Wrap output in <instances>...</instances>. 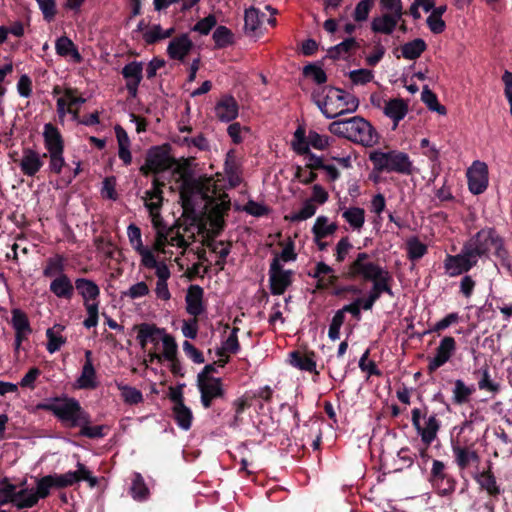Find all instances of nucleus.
I'll use <instances>...</instances> for the list:
<instances>
[{"label":"nucleus","instance_id":"nucleus-1","mask_svg":"<svg viewBox=\"0 0 512 512\" xmlns=\"http://www.w3.org/2000/svg\"><path fill=\"white\" fill-rule=\"evenodd\" d=\"M85 480L90 487L97 484V478L91 475L88 468L78 462L76 471H68L63 474H49L40 478H35L34 488H22L16 491L12 484H5L0 487V505L12 502L17 508H32L40 499H45L50 495L52 489H62Z\"/></svg>","mask_w":512,"mask_h":512},{"label":"nucleus","instance_id":"nucleus-2","mask_svg":"<svg viewBox=\"0 0 512 512\" xmlns=\"http://www.w3.org/2000/svg\"><path fill=\"white\" fill-rule=\"evenodd\" d=\"M127 237L130 246L140 257V266L155 272L157 281L154 292L156 296L163 301L170 300L171 293L168 288V279L171 272L167 261H170L172 257L167 255L161 238L158 239L154 248H148L143 242L140 228L133 223L127 227Z\"/></svg>","mask_w":512,"mask_h":512},{"label":"nucleus","instance_id":"nucleus-3","mask_svg":"<svg viewBox=\"0 0 512 512\" xmlns=\"http://www.w3.org/2000/svg\"><path fill=\"white\" fill-rule=\"evenodd\" d=\"M137 339L146 352L144 361L147 366L154 363L161 364L164 361L174 365L178 346L174 337L165 329L144 324L139 329Z\"/></svg>","mask_w":512,"mask_h":512},{"label":"nucleus","instance_id":"nucleus-4","mask_svg":"<svg viewBox=\"0 0 512 512\" xmlns=\"http://www.w3.org/2000/svg\"><path fill=\"white\" fill-rule=\"evenodd\" d=\"M312 97L328 119L354 112L359 106V100L354 95L334 87H319L313 92Z\"/></svg>","mask_w":512,"mask_h":512},{"label":"nucleus","instance_id":"nucleus-5","mask_svg":"<svg viewBox=\"0 0 512 512\" xmlns=\"http://www.w3.org/2000/svg\"><path fill=\"white\" fill-rule=\"evenodd\" d=\"M329 131L363 146L372 147L378 142V134L364 118L354 116L350 119L334 121L329 124Z\"/></svg>","mask_w":512,"mask_h":512},{"label":"nucleus","instance_id":"nucleus-6","mask_svg":"<svg viewBox=\"0 0 512 512\" xmlns=\"http://www.w3.org/2000/svg\"><path fill=\"white\" fill-rule=\"evenodd\" d=\"M347 278L371 281L372 285H390L391 273L367 252L358 253L347 266Z\"/></svg>","mask_w":512,"mask_h":512},{"label":"nucleus","instance_id":"nucleus-7","mask_svg":"<svg viewBox=\"0 0 512 512\" xmlns=\"http://www.w3.org/2000/svg\"><path fill=\"white\" fill-rule=\"evenodd\" d=\"M149 214L152 225L156 230V235L153 244L148 246V248H154L158 239L161 238L163 247L167 251V255L169 257L175 256L174 261L178 263L179 255L184 254L190 243L184 239L178 229L170 228L165 230L159 210L149 211Z\"/></svg>","mask_w":512,"mask_h":512},{"label":"nucleus","instance_id":"nucleus-8","mask_svg":"<svg viewBox=\"0 0 512 512\" xmlns=\"http://www.w3.org/2000/svg\"><path fill=\"white\" fill-rule=\"evenodd\" d=\"M374 170L378 172H395L403 175H411L414 171L413 162L409 155L398 150L383 152L374 150L369 154Z\"/></svg>","mask_w":512,"mask_h":512},{"label":"nucleus","instance_id":"nucleus-9","mask_svg":"<svg viewBox=\"0 0 512 512\" xmlns=\"http://www.w3.org/2000/svg\"><path fill=\"white\" fill-rule=\"evenodd\" d=\"M41 407L52 412L67 427H77L87 421V413L74 398H54Z\"/></svg>","mask_w":512,"mask_h":512},{"label":"nucleus","instance_id":"nucleus-10","mask_svg":"<svg viewBox=\"0 0 512 512\" xmlns=\"http://www.w3.org/2000/svg\"><path fill=\"white\" fill-rule=\"evenodd\" d=\"M411 420L421 441L429 446L437 438L440 429V421L436 415H427L426 409L414 408L411 411Z\"/></svg>","mask_w":512,"mask_h":512},{"label":"nucleus","instance_id":"nucleus-11","mask_svg":"<svg viewBox=\"0 0 512 512\" xmlns=\"http://www.w3.org/2000/svg\"><path fill=\"white\" fill-rule=\"evenodd\" d=\"M175 163L168 146H155L147 151L145 163L140 167L141 173H159L171 168Z\"/></svg>","mask_w":512,"mask_h":512},{"label":"nucleus","instance_id":"nucleus-12","mask_svg":"<svg viewBox=\"0 0 512 512\" xmlns=\"http://www.w3.org/2000/svg\"><path fill=\"white\" fill-rule=\"evenodd\" d=\"M465 246L471 250L478 260L480 256L485 255L491 250L499 253L502 249V240L493 229L488 228L479 231Z\"/></svg>","mask_w":512,"mask_h":512},{"label":"nucleus","instance_id":"nucleus-13","mask_svg":"<svg viewBox=\"0 0 512 512\" xmlns=\"http://www.w3.org/2000/svg\"><path fill=\"white\" fill-rule=\"evenodd\" d=\"M213 370V365H206L204 371L198 375L201 403L205 408H209L213 400L221 398L224 394L221 380L208 375Z\"/></svg>","mask_w":512,"mask_h":512},{"label":"nucleus","instance_id":"nucleus-14","mask_svg":"<svg viewBox=\"0 0 512 512\" xmlns=\"http://www.w3.org/2000/svg\"><path fill=\"white\" fill-rule=\"evenodd\" d=\"M469 191L474 195L482 194L488 187L489 172L485 162L476 160L466 172Z\"/></svg>","mask_w":512,"mask_h":512},{"label":"nucleus","instance_id":"nucleus-15","mask_svg":"<svg viewBox=\"0 0 512 512\" xmlns=\"http://www.w3.org/2000/svg\"><path fill=\"white\" fill-rule=\"evenodd\" d=\"M477 261L471 250L464 246L461 253L454 256L448 255L446 257L444 268L449 276L455 277L469 271L476 265Z\"/></svg>","mask_w":512,"mask_h":512},{"label":"nucleus","instance_id":"nucleus-16","mask_svg":"<svg viewBox=\"0 0 512 512\" xmlns=\"http://www.w3.org/2000/svg\"><path fill=\"white\" fill-rule=\"evenodd\" d=\"M271 292L282 295L292 283V271L284 270L278 260H272L269 268Z\"/></svg>","mask_w":512,"mask_h":512},{"label":"nucleus","instance_id":"nucleus-17","mask_svg":"<svg viewBox=\"0 0 512 512\" xmlns=\"http://www.w3.org/2000/svg\"><path fill=\"white\" fill-rule=\"evenodd\" d=\"M457 349L456 341L451 336H445L435 349L433 357L429 358L428 369L435 371L445 365L453 357Z\"/></svg>","mask_w":512,"mask_h":512},{"label":"nucleus","instance_id":"nucleus-18","mask_svg":"<svg viewBox=\"0 0 512 512\" xmlns=\"http://www.w3.org/2000/svg\"><path fill=\"white\" fill-rule=\"evenodd\" d=\"M295 138L298 140L295 144V149L302 153L306 152L309 146L317 150H324L330 143V138L328 136L319 134L316 131H309L305 141L304 131L302 129H298L295 132Z\"/></svg>","mask_w":512,"mask_h":512},{"label":"nucleus","instance_id":"nucleus-19","mask_svg":"<svg viewBox=\"0 0 512 512\" xmlns=\"http://www.w3.org/2000/svg\"><path fill=\"white\" fill-rule=\"evenodd\" d=\"M11 314V324L15 330L14 350L15 352H18L22 342L27 340L28 336L32 332V329L30 327L28 317L23 311L20 309H13Z\"/></svg>","mask_w":512,"mask_h":512},{"label":"nucleus","instance_id":"nucleus-20","mask_svg":"<svg viewBox=\"0 0 512 512\" xmlns=\"http://www.w3.org/2000/svg\"><path fill=\"white\" fill-rule=\"evenodd\" d=\"M238 328L230 330L229 335L221 342V346L215 349V364L220 367H224L229 361L230 354H236L240 350V344L238 341Z\"/></svg>","mask_w":512,"mask_h":512},{"label":"nucleus","instance_id":"nucleus-21","mask_svg":"<svg viewBox=\"0 0 512 512\" xmlns=\"http://www.w3.org/2000/svg\"><path fill=\"white\" fill-rule=\"evenodd\" d=\"M171 400L173 401V415L176 423L181 429L189 430L192 425L193 415L190 408L183 403L182 394L173 391Z\"/></svg>","mask_w":512,"mask_h":512},{"label":"nucleus","instance_id":"nucleus-22","mask_svg":"<svg viewBox=\"0 0 512 512\" xmlns=\"http://www.w3.org/2000/svg\"><path fill=\"white\" fill-rule=\"evenodd\" d=\"M17 162L21 172L28 177L35 176L44 164L41 155L31 148L23 149L22 155Z\"/></svg>","mask_w":512,"mask_h":512},{"label":"nucleus","instance_id":"nucleus-23","mask_svg":"<svg viewBox=\"0 0 512 512\" xmlns=\"http://www.w3.org/2000/svg\"><path fill=\"white\" fill-rule=\"evenodd\" d=\"M194 49V44L187 34L173 38L167 46V54L173 60L184 62Z\"/></svg>","mask_w":512,"mask_h":512},{"label":"nucleus","instance_id":"nucleus-24","mask_svg":"<svg viewBox=\"0 0 512 512\" xmlns=\"http://www.w3.org/2000/svg\"><path fill=\"white\" fill-rule=\"evenodd\" d=\"M122 75L126 80V88L129 94L135 97L143 77V63L132 61L126 64L122 69Z\"/></svg>","mask_w":512,"mask_h":512},{"label":"nucleus","instance_id":"nucleus-25","mask_svg":"<svg viewBox=\"0 0 512 512\" xmlns=\"http://www.w3.org/2000/svg\"><path fill=\"white\" fill-rule=\"evenodd\" d=\"M84 101L83 98L75 96L71 90H66L57 100L59 118L63 120L66 114H72L73 118L76 119L77 109Z\"/></svg>","mask_w":512,"mask_h":512},{"label":"nucleus","instance_id":"nucleus-26","mask_svg":"<svg viewBox=\"0 0 512 512\" xmlns=\"http://www.w3.org/2000/svg\"><path fill=\"white\" fill-rule=\"evenodd\" d=\"M75 288L82 297L85 307L91 304H99L100 288L94 281L87 278H77Z\"/></svg>","mask_w":512,"mask_h":512},{"label":"nucleus","instance_id":"nucleus-27","mask_svg":"<svg viewBox=\"0 0 512 512\" xmlns=\"http://www.w3.org/2000/svg\"><path fill=\"white\" fill-rule=\"evenodd\" d=\"M402 15L403 13L399 12L385 13L372 20L371 28L376 33L390 35L395 30L402 18Z\"/></svg>","mask_w":512,"mask_h":512},{"label":"nucleus","instance_id":"nucleus-28","mask_svg":"<svg viewBox=\"0 0 512 512\" xmlns=\"http://www.w3.org/2000/svg\"><path fill=\"white\" fill-rule=\"evenodd\" d=\"M203 289L198 285H191L185 297L186 301V310L193 317H197L201 315L204 310L203 304Z\"/></svg>","mask_w":512,"mask_h":512},{"label":"nucleus","instance_id":"nucleus-29","mask_svg":"<svg viewBox=\"0 0 512 512\" xmlns=\"http://www.w3.org/2000/svg\"><path fill=\"white\" fill-rule=\"evenodd\" d=\"M44 146L47 154L64 152V140L60 131L51 123L44 125L43 129Z\"/></svg>","mask_w":512,"mask_h":512},{"label":"nucleus","instance_id":"nucleus-30","mask_svg":"<svg viewBox=\"0 0 512 512\" xmlns=\"http://www.w3.org/2000/svg\"><path fill=\"white\" fill-rule=\"evenodd\" d=\"M383 113L393 121V129H396L408 113V104L400 98L390 99L383 106Z\"/></svg>","mask_w":512,"mask_h":512},{"label":"nucleus","instance_id":"nucleus-31","mask_svg":"<svg viewBox=\"0 0 512 512\" xmlns=\"http://www.w3.org/2000/svg\"><path fill=\"white\" fill-rule=\"evenodd\" d=\"M337 229L338 225L336 222L330 221L327 216H318L311 229L313 240L318 241L319 239H325L333 236Z\"/></svg>","mask_w":512,"mask_h":512},{"label":"nucleus","instance_id":"nucleus-32","mask_svg":"<svg viewBox=\"0 0 512 512\" xmlns=\"http://www.w3.org/2000/svg\"><path fill=\"white\" fill-rule=\"evenodd\" d=\"M49 289L58 298L69 300L74 295L73 283L66 274L53 278Z\"/></svg>","mask_w":512,"mask_h":512},{"label":"nucleus","instance_id":"nucleus-33","mask_svg":"<svg viewBox=\"0 0 512 512\" xmlns=\"http://www.w3.org/2000/svg\"><path fill=\"white\" fill-rule=\"evenodd\" d=\"M55 50L59 56L65 58L69 57L70 60L74 63H80L83 60L76 45L67 36H61L56 40Z\"/></svg>","mask_w":512,"mask_h":512},{"label":"nucleus","instance_id":"nucleus-34","mask_svg":"<svg viewBox=\"0 0 512 512\" xmlns=\"http://www.w3.org/2000/svg\"><path fill=\"white\" fill-rule=\"evenodd\" d=\"M311 275L318 280V286L322 288L334 285L338 280L335 270L324 262H318Z\"/></svg>","mask_w":512,"mask_h":512},{"label":"nucleus","instance_id":"nucleus-35","mask_svg":"<svg viewBox=\"0 0 512 512\" xmlns=\"http://www.w3.org/2000/svg\"><path fill=\"white\" fill-rule=\"evenodd\" d=\"M452 452L457 465L461 469H465L470 464L478 462L479 460V456L475 450L469 447L462 446L459 443L452 444Z\"/></svg>","mask_w":512,"mask_h":512},{"label":"nucleus","instance_id":"nucleus-36","mask_svg":"<svg viewBox=\"0 0 512 512\" xmlns=\"http://www.w3.org/2000/svg\"><path fill=\"white\" fill-rule=\"evenodd\" d=\"M115 134L118 144V156L125 166L132 163V154L130 150L131 142L127 132L119 125L115 127Z\"/></svg>","mask_w":512,"mask_h":512},{"label":"nucleus","instance_id":"nucleus-37","mask_svg":"<svg viewBox=\"0 0 512 512\" xmlns=\"http://www.w3.org/2000/svg\"><path fill=\"white\" fill-rule=\"evenodd\" d=\"M215 114L219 120L229 122L237 117L238 105L232 97L223 98L215 106Z\"/></svg>","mask_w":512,"mask_h":512},{"label":"nucleus","instance_id":"nucleus-38","mask_svg":"<svg viewBox=\"0 0 512 512\" xmlns=\"http://www.w3.org/2000/svg\"><path fill=\"white\" fill-rule=\"evenodd\" d=\"M289 363L302 371L315 372L316 371V361L313 353H302L298 351L291 352L289 354Z\"/></svg>","mask_w":512,"mask_h":512},{"label":"nucleus","instance_id":"nucleus-39","mask_svg":"<svg viewBox=\"0 0 512 512\" xmlns=\"http://www.w3.org/2000/svg\"><path fill=\"white\" fill-rule=\"evenodd\" d=\"M225 198L226 196H223L220 203H217L209 212L208 218L210 221V228L213 233H219L223 228V216L229 209V200H226Z\"/></svg>","mask_w":512,"mask_h":512},{"label":"nucleus","instance_id":"nucleus-40","mask_svg":"<svg viewBox=\"0 0 512 512\" xmlns=\"http://www.w3.org/2000/svg\"><path fill=\"white\" fill-rule=\"evenodd\" d=\"M64 330L65 326L61 324H55L46 330V337L48 339L46 349L50 354L59 351L66 343V337L63 336Z\"/></svg>","mask_w":512,"mask_h":512},{"label":"nucleus","instance_id":"nucleus-41","mask_svg":"<svg viewBox=\"0 0 512 512\" xmlns=\"http://www.w3.org/2000/svg\"><path fill=\"white\" fill-rule=\"evenodd\" d=\"M475 390L474 385H467L462 379H456L452 389V402L456 405L468 403Z\"/></svg>","mask_w":512,"mask_h":512},{"label":"nucleus","instance_id":"nucleus-42","mask_svg":"<svg viewBox=\"0 0 512 512\" xmlns=\"http://www.w3.org/2000/svg\"><path fill=\"white\" fill-rule=\"evenodd\" d=\"M382 293H387L392 296L391 285H372L368 296L366 298H358L356 301H360V309L371 310Z\"/></svg>","mask_w":512,"mask_h":512},{"label":"nucleus","instance_id":"nucleus-43","mask_svg":"<svg viewBox=\"0 0 512 512\" xmlns=\"http://www.w3.org/2000/svg\"><path fill=\"white\" fill-rule=\"evenodd\" d=\"M224 170L229 184L231 186H237L240 183L241 178L239 172V161L233 151H229L226 155Z\"/></svg>","mask_w":512,"mask_h":512},{"label":"nucleus","instance_id":"nucleus-44","mask_svg":"<svg viewBox=\"0 0 512 512\" xmlns=\"http://www.w3.org/2000/svg\"><path fill=\"white\" fill-rule=\"evenodd\" d=\"M342 217L355 231H360L365 223V211L360 207H349L343 210Z\"/></svg>","mask_w":512,"mask_h":512},{"label":"nucleus","instance_id":"nucleus-45","mask_svg":"<svg viewBox=\"0 0 512 512\" xmlns=\"http://www.w3.org/2000/svg\"><path fill=\"white\" fill-rule=\"evenodd\" d=\"M75 386L79 389H94L97 386L96 371L93 364L84 363Z\"/></svg>","mask_w":512,"mask_h":512},{"label":"nucleus","instance_id":"nucleus-46","mask_svg":"<svg viewBox=\"0 0 512 512\" xmlns=\"http://www.w3.org/2000/svg\"><path fill=\"white\" fill-rule=\"evenodd\" d=\"M427 45L421 38H416L401 46V54L407 60H415L426 50Z\"/></svg>","mask_w":512,"mask_h":512},{"label":"nucleus","instance_id":"nucleus-47","mask_svg":"<svg viewBox=\"0 0 512 512\" xmlns=\"http://www.w3.org/2000/svg\"><path fill=\"white\" fill-rule=\"evenodd\" d=\"M358 47L356 39L350 37L330 48L328 54L333 59L346 58L351 51L356 50Z\"/></svg>","mask_w":512,"mask_h":512},{"label":"nucleus","instance_id":"nucleus-48","mask_svg":"<svg viewBox=\"0 0 512 512\" xmlns=\"http://www.w3.org/2000/svg\"><path fill=\"white\" fill-rule=\"evenodd\" d=\"M65 263L66 260L61 255H55L47 260V264L43 270L45 277L55 278L59 275H65Z\"/></svg>","mask_w":512,"mask_h":512},{"label":"nucleus","instance_id":"nucleus-49","mask_svg":"<svg viewBox=\"0 0 512 512\" xmlns=\"http://www.w3.org/2000/svg\"><path fill=\"white\" fill-rule=\"evenodd\" d=\"M173 33L174 28L164 30L159 24H155L144 31L143 39L147 44H153L157 41L169 38Z\"/></svg>","mask_w":512,"mask_h":512},{"label":"nucleus","instance_id":"nucleus-50","mask_svg":"<svg viewBox=\"0 0 512 512\" xmlns=\"http://www.w3.org/2000/svg\"><path fill=\"white\" fill-rule=\"evenodd\" d=\"M261 14L260 11L251 7L245 11L244 15V28L246 33L255 35L261 26Z\"/></svg>","mask_w":512,"mask_h":512},{"label":"nucleus","instance_id":"nucleus-51","mask_svg":"<svg viewBox=\"0 0 512 512\" xmlns=\"http://www.w3.org/2000/svg\"><path fill=\"white\" fill-rule=\"evenodd\" d=\"M144 203L148 211L160 210L162 205V191L156 181L153 182V187L145 192Z\"/></svg>","mask_w":512,"mask_h":512},{"label":"nucleus","instance_id":"nucleus-52","mask_svg":"<svg viewBox=\"0 0 512 512\" xmlns=\"http://www.w3.org/2000/svg\"><path fill=\"white\" fill-rule=\"evenodd\" d=\"M406 252L410 260L417 261L427 253V245L417 237H410L406 241Z\"/></svg>","mask_w":512,"mask_h":512},{"label":"nucleus","instance_id":"nucleus-53","mask_svg":"<svg viewBox=\"0 0 512 512\" xmlns=\"http://www.w3.org/2000/svg\"><path fill=\"white\" fill-rule=\"evenodd\" d=\"M150 294V288L145 281H138L132 284L127 290L121 293L123 299L137 300Z\"/></svg>","mask_w":512,"mask_h":512},{"label":"nucleus","instance_id":"nucleus-54","mask_svg":"<svg viewBox=\"0 0 512 512\" xmlns=\"http://www.w3.org/2000/svg\"><path fill=\"white\" fill-rule=\"evenodd\" d=\"M317 212V205L312 203V200H305L302 206L291 213L289 219L292 222H300L305 221L311 217H313Z\"/></svg>","mask_w":512,"mask_h":512},{"label":"nucleus","instance_id":"nucleus-55","mask_svg":"<svg viewBox=\"0 0 512 512\" xmlns=\"http://www.w3.org/2000/svg\"><path fill=\"white\" fill-rule=\"evenodd\" d=\"M421 100L431 111H435L440 115H445L447 113L445 106L438 102L436 94L432 92L428 86H424L421 93Z\"/></svg>","mask_w":512,"mask_h":512},{"label":"nucleus","instance_id":"nucleus-56","mask_svg":"<svg viewBox=\"0 0 512 512\" xmlns=\"http://www.w3.org/2000/svg\"><path fill=\"white\" fill-rule=\"evenodd\" d=\"M208 248L212 253L218 256V259L216 260L215 264L220 268L223 269L226 261V257L230 253V246L224 242L221 241H211L208 243Z\"/></svg>","mask_w":512,"mask_h":512},{"label":"nucleus","instance_id":"nucleus-57","mask_svg":"<svg viewBox=\"0 0 512 512\" xmlns=\"http://www.w3.org/2000/svg\"><path fill=\"white\" fill-rule=\"evenodd\" d=\"M130 492L133 499L137 501H143L148 498L149 490L146 487L142 476L138 473L134 475Z\"/></svg>","mask_w":512,"mask_h":512},{"label":"nucleus","instance_id":"nucleus-58","mask_svg":"<svg viewBox=\"0 0 512 512\" xmlns=\"http://www.w3.org/2000/svg\"><path fill=\"white\" fill-rule=\"evenodd\" d=\"M479 373L481 374V378L478 381V388L480 390L488 391L491 393H497L500 390V384L491 378L488 367L482 368Z\"/></svg>","mask_w":512,"mask_h":512},{"label":"nucleus","instance_id":"nucleus-59","mask_svg":"<svg viewBox=\"0 0 512 512\" xmlns=\"http://www.w3.org/2000/svg\"><path fill=\"white\" fill-rule=\"evenodd\" d=\"M477 482L490 495H496L499 493V487L497 486L496 479L490 471L480 473L477 476Z\"/></svg>","mask_w":512,"mask_h":512},{"label":"nucleus","instance_id":"nucleus-60","mask_svg":"<svg viewBox=\"0 0 512 512\" xmlns=\"http://www.w3.org/2000/svg\"><path fill=\"white\" fill-rule=\"evenodd\" d=\"M118 389L121 391L123 400L128 404H138L143 401L141 391L134 387L118 384Z\"/></svg>","mask_w":512,"mask_h":512},{"label":"nucleus","instance_id":"nucleus-61","mask_svg":"<svg viewBox=\"0 0 512 512\" xmlns=\"http://www.w3.org/2000/svg\"><path fill=\"white\" fill-rule=\"evenodd\" d=\"M350 81L354 85H365L369 82H371L374 78V73L372 70L369 69H356L351 70L348 74Z\"/></svg>","mask_w":512,"mask_h":512},{"label":"nucleus","instance_id":"nucleus-62","mask_svg":"<svg viewBox=\"0 0 512 512\" xmlns=\"http://www.w3.org/2000/svg\"><path fill=\"white\" fill-rule=\"evenodd\" d=\"M227 131L235 144L243 142L250 135V129L245 126H241L239 123L229 125Z\"/></svg>","mask_w":512,"mask_h":512},{"label":"nucleus","instance_id":"nucleus-63","mask_svg":"<svg viewBox=\"0 0 512 512\" xmlns=\"http://www.w3.org/2000/svg\"><path fill=\"white\" fill-rule=\"evenodd\" d=\"M352 249V244L348 237L341 238L335 247V259L337 262H343L348 256L350 250Z\"/></svg>","mask_w":512,"mask_h":512},{"label":"nucleus","instance_id":"nucleus-64","mask_svg":"<svg viewBox=\"0 0 512 512\" xmlns=\"http://www.w3.org/2000/svg\"><path fill=\"white\" fill-rule=\"evenodd\" d=\"M213 39L216 46L225 47L231 43L232 34L229 29L224 26H219L213 33Z\"/></svg>","mask_w":512,"mask_h":512}]
</instances>
